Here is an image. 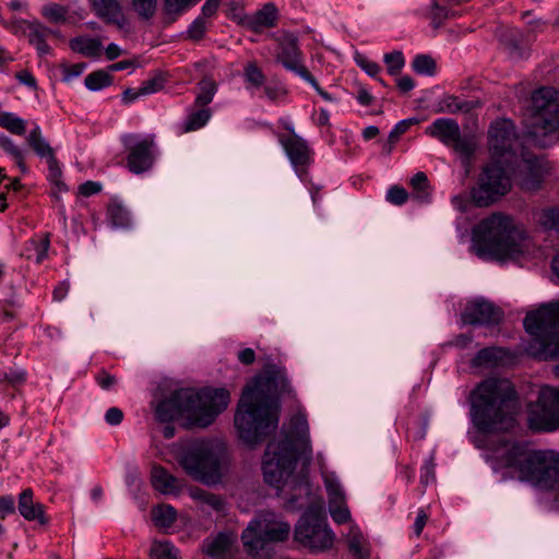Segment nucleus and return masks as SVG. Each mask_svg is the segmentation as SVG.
Instances as JSON below:
<instances>
[{"instance_id": "a18cd8bd", "label": "nucleus", "mask_w": 559, "mask_h": 559, "mask_svg": "<svg viewBox=\"0 0 559 559\" xmlns=\"http://www.w3.org/2000/svg\"><path fill=\"white\" fill-rule=\"evenodd\" d=\"M453 146V150L464 159V162H468L471 156L474 154L476 150V142L473 138L469 136H461L459 134L457 139L453 140L450 144Z\"/></svg>"}, {"instance_id": "ddd939ff", "label": "nucleus", "mask_w": 559, "mask_h": 559, "mask_svg": "<svg viewBox=\"0 0 559 559\" xmlns=\"http://www.w3.org/2000/svg\"><path fill=\"white\" fill-rule=\"evenodd\" d=\"M295 539L304 547L321 552L332 548L335 534L330 528L326 519L309 512L298 521Z\"/></svg>"}, {"instance_id": "79ce46f5", "label": "nucleus", "mask_w": 559, "mask_h": 559, "mask_svg": "<svg viewBox=\"0 0 559 559\" xmlns=\"http://www.w3.org/2000/svg\"><path fill=\"white\" fill-rule=\"evenodd\" d=\"M107 217L115 227H127L130 224L129 211L119 203H112L109 205Z\"/></svg>"}, {"instance_id": "de8ad7c7", "label": "nucleus", "mask_w": 559, "mask_h": 559, "mask_svg": "<svg viewBox=\"0 0 559 559\" xmlns=\"http://www.w3.org/2000/svg\"><path fill=\"white\" fill-rule=\"evenodd\" d=\"M383 61L389 74L396 75L404 67L405 60L401 51H393L384 55Z\"/></svg>"}, {"instance_id": "4468645a", "label": "nucleus", "mask_w": 559, "mask_h": 559, "mask_svg": "<svg viewBox=\"0 0 559 559\" xmlns=\"http://www.w3.org/2000/svg\"><path fill=\"white\" fill-rule=\"evenodd\" d=\"M527 420L534 430L551 431L559 428V390L542 388L537 401L528 405Z\"/></svg>"}, {"instance_id": "603ef678", "label": "nucleus", "mask_w": 559, "mask_h": 559, "mask_svg": "<svg viewBox=\"0 0 559 559\" xmlns=\"http://www.w3.org/2000/svg\"><path fill=\"white\" fill-rule=\"evenodd\" d=\"M47 164H48V168H49V174H48V178L49 180L56 185V187L58 188V190L60 192L64 191L66 190V186L63 182H61L60 180V177H61V168L56 159V157L53 158H50L49 160H47Z\"/></svg>"}, {"instance_id": "412c9836", "label": "nucleus", "mask_w": 559, "mask_h": 559, "mask_svg": "<svg viewBox=\"0 0 559 559\" xmlns=\"http://www.w3.org/2000/svg\"><path fill=\"white\" fill-rule=\"evenodd\" d=\"M25 24V33L29 44L36 48L39 56L49 55L51 52V48L47 44L46 39L49 36H59V32L45 26L36 20L28 21Z\"/></svg>"}, {"instance_id": "c9c22d12", "label": "nucleus", "mask_w": 559, "mask_h": 559, "mask_svg": "<svg viewBox=\"0 0 559 559\" xmlns=\"http://www.w3.org/2000/svg\"><path fill=\"white\" fill-rule=\"evenodd\" d=\"M40 14L50 23L62 24L68 21L69 9L62 4L49 2L41 7Z\"/></svg>"}, {"instance_id": "0eeeda50", "label": "nucleus", "mask_w": 559, "mask_h": 559, "mask_svg": "<svg viewBox=\"0 0 559 559\" xmlns=\"http://www.w3.org/2000/svg\"><path fill=\"white\" fill-rule=\"evenodd\" d=\"M182 471L206 486L221 483L228 466L226 444L219 439L177 442L170 449Z\"/></svg>"}, {"instance_id": "774afa93", "label": "nucleus", "mask_w": 559, "mask_h": 559, "mask_svg": "<svg viewBox=\"0 0 559 559\" xmlns=\"http://www.w3.org/2000/svg\"><path fill=\"white\" fill-rule=\"evenodd\" d=\"M472 343L473 336L471 334H460L450 342V345L464 349L468 348Z\"/></svg>"}, {"instance_id": "a211bd4d", "label": "nucleus", "mask_w": 559, "mask_h": 559, "mask_svg": "<svg viewBox=\"0 0 559 559\" xmlns=\"http://www.w3.org/2000/svg\"><path fill=\"white\" fill-rule=\"evenodd\" d=\"M501 319V312L491 302L476 298L469 300L462 312V322L464 324H492Z\"/></svg>"}, {"instance_id": "f257e3e1", "label": "nucleus", "mask_w": 559, "mask_h": 559, "mask_svg": "<svg viewBox=\"0 0 559 559\" xmlns=\"http://www.w3.org/2000/svg\"><path fill=\"white\" fill-rule=\"evenodd\" d=\"M292 428L296 436L294 440L284 436L267 444L262 471L265 481L294 504L302 495L309 493L307 469L313 453L306 417L296 415Z\"/></svg>"}, {"instance_id": "c85d7f7f", "label": "nucleus", "mask_w": 559, "mask_h": 559, "mask_svg": "<svg viewBox=\"0 0 559 559\" xmlns=\"http://www.w3.org/2000/svg\"><path fill=\"white\" fill-rule=\"evenodd\" d=\"M321 475L329 497V503H341L346 499L345 490L338 476L328 468L321 466Z\"/></svg>"}, {"instance_id": "473e14b6", "label": "nucleus", "mask_w": 559, "mask_h": 559, "mask_svg": "<svg viewBox=\"0 0 559 559\" xmlns=\"http://www.w3.org/2000/svg\"><path fill=\"white\" fill-rule=\"evenodd\" d=\"M150 559H181L179 549L169 540H153Z\"/></svg>"}, {"instance_id": "052dcab7", "label": "nucleus", "mask_w": 559, "mask_h": 559, "mask_svg": "<svg viewBox=\"0 0 559 559\" xmlns=\"http://www.w3.org/2000/svg\"><path fill=\"white\" fill-rule=\"evenodd\" d=\"M412 124H413L412 119H405V120L399 121L394 126V128L391 130V132L389 134V141L391 143H395L400 139V136L408 130V128Z\"/></svg>"}, {"instance_id": "338daca9", "label": "nucleus", "mask_w": 559, "mask_h": 559, "mask_svg": "<svg viewBox=\"0 0 559 559\" xmlns=\"http://www.w3.org/2000/svg\"><path fill=\"white\" fill-rule=\"evenodd\" d=\"M96 381L102 389L109 390L116 383V378L105 371H102L97 374Z\"/></svg>"}, {"instance_id": "7c9ffc66", "label": "nucleus", "mask_w": 559, "mask_h": 559, "mask_svg": "<svg viewBox=\"0 0 559 559\" xmlns=\"http://www.w3.org/2000/svg\"><path fill=\"white\" fill-rule=\"evenodd\" d=\"M234 538L228 534H219L212 539H207L204 544L206 554L214 559H225L229 552Z\"/></svg>"}, {"instance_id": "bf43d9fd", "label": "nucleus", "mask_w": 559, "mask_h": 559, "mask_svg": "<svg viewBox=\"0 0 559 559\" xmlns=\"http://www.w3.org/2000/svg\"><path fill=\"white\" fill-rule=\"evenodd\" d=\"M407 192L400 187H391L386 192V200L395 205H402L407 201Z\"/></svg>"}, {"instance_id": "8fccbe9b", "label": "nucleus", "mask_w": 559, "mask_h": 559, "mask_svg": "<svg viewBox=\"0 0 559 559\" xmlns=\"http://www.w3.org/2000/svg\"><path fill=\"white\" fill-rule=\"evenodd\" d=\"M134 10L144 19H151L156 10V0H131Z\"/></svg>"}, {"instance_id": "e2e57ef3", "label": "nucleus", "mask_w": 559, "mask_h": 559, "mask_svg": "<svg viewBox=\"0 0 559 559\" xmlns=\"http://www.w3.org/2000/svg\"><path fill=\"white\" fill-rule=\"evenodd\" d=\"M163 87V81L159 78H154L148 81H145L142 86L140 87V94L143 96H147L151 94H154L162 90Z\"/></svg>"}, {"instance_id": "9d476101", "label": "nucleus", "mask_w": 559, "mask_h": 559, "mask_svg": "<svg viewBox=\"0 0 559 559\" xmlns=\"http://www.w3.org/2000/svg\"><path fill=\"white\" fill-rule=\"evenodd\" d=\"M290 532L288 523L281 521L273 512L257 515L242 532L241 539L246 551L257 559H272L273 542L285 540Z\"/></svg>"}, {"instance_id": "6e6552de", "label": "nucleus", "mask_w": 559, "mask_h": 559, "mask_svg": "<svg viewBox=\"0 0 559 559\" xmlns=\"http://www.w3.org/2000/svg\"><path fill=\"white\" fill-rule=\"evenodd\" d=\"M559 299L528 312L524 328L531 340L524 346L527 355L539 360L559 358Z\"/></svg>"}, {"instance_id": "4c0bfd02", "label": "nucleus", "mask_w": 559, "mask_h": 559, "mask_svg": "<svg viewBox=\"0 0 559 559\" xmlns=\"http://www.w3.org/2000/svg\"><path fill=\"white\" fill-rule=\"evenodd\" d=\"M152 518L157 526L170 527L177 519V512L170 504H160L152 510Z\"/></svg>"}, {"instance_id": "4be33fe9", "label": "nucleus", "mask_w": 559, "mask_h": 559, "mask_svg": "<svg viewBox=\"0 0 559 559\" xmlns=\"http://www.w3.org/2000/svg\"><path fill=\"white\" fill-rule=\"evenodd\" d=\"M17 510L26 521H37L40 525L48 523L44 506L34 500V492L31 488H26L20 493Z\"/></svg>"}, {"instance_id": "37998d69", "label": "nucleus", "mask_w": 559, "mask_h": 559, "mask_svg": "<svg viewBox=\"0 0 559 559\" xmlns=\"http://www.w3.org/2000/svg\"><path fill=\"white\" fill-rule=\"evenodd\" d=\"M212 112L209 108L200 107L191 112L185 122V131L190 132L204 127L210 120Z\"/></svg>"}, {"instance_id": "c756f323", "label": "nucleus", "mask_w": 559, "mask_h": 559, "mask_svg": "<svg viewBox=\"0 0 559 559\" xmlns=\"http://www.w3.org/2000/svg\"><path fill=\"white\" fill-rule=\"evenodd\" d=\"M49 245L50 241L47 235L36 236L25 242L23 255L28 260L40 263L47 257Z\"/></svg>"}, {"instance_id": "6ab92c4d", "label": "nucleus", "mask_w": 559, "mask_h": 559, "mask_svg": "<svg viewBox=\"0 0 559 559\" xmlns=\"http://www.w3.org/2000/svg\"><path fill=\"white\" fill-rule=\"evenodd\" d=\"M277 59L285 69L296 73L302 80L310 74L302 63L297 38L293 34H284L281 38Z\"/></svg>"}, {"instance_id": "ea45409f", "label": "nucleus", "mask_w": 559, "mask_h": 559, "mask_svg": "<svg viewBox=\"0 0 559 559\" xmlns=\"http://www.w3.org/2000/svg\"><path fill=\"white\" fill-rule=\"evenodd\" d=\"M112 83L111 75L105 70H98L90 73L85 78V86L92 92L100 91Z\"/></svg>"}, {"instance_id": "7ed1b4c3", "label": "nucleus", "mask_w": 559, "mask_h": 559, "mask_svg": "<svg viewBox=\"0 0 559 559\" xmlns=\"http://www.w3.org/2000/svg\"><path fill=\"white\" fill-rule=\"evenodd\" d=\"M472 251L483 260L495 261H520L539 254L526 230L501 213L483 219L473 229Z\"/></svg>"}, {"instance_id": "864d4df0", "label": "nucleus", "mask_w": 559, "mask_h": 559, "mask_svg": "<svg viewBox=\"0 0 559 559\" xmlns=\"http://www.w3.org/2000/svg\"><path fill=\"white\" fill-rule=\"evenodd\" d=\"M355 60L357 66L361 68L369 76L378 79V74L380 73L381 68L377 62L361 55L357 56Z\"/></svg>"}, {"instance_id": "f8f14e48", "label": "nucleus", "mask_w": 559, "mask_h": 559, "mask_svg": "<svg viewBox=\"0 0 559 559\" xmlns=\"http://www.w3.org/2000/svg\"><path fill=\"white\" fill-rule=\"evenodd\" d=\"M489 150L491 160L503 164H514L521 158L523 152L514 124L509 119L493 121L489 129Z\"/></svg>"}, {"instance_id": "6e6d98bb", "label": "nucleus", "mask_w": 559, "mask_h": 559, "mask_svg": "<svg viewBox=\"0 0 559 559\" xmlns=\"http://www.w3.org/2000/svg\"><path fill=\"white\" fill-rule=\"evenodd\" d=\"M207 28L206 19L198 16L189 26L187 33L191 39H200L203 37Z\"/></svg>"}, {"instance_id": "20e7f679", "label": "nucleus", "mask_w": 559, "mask_h": 559, "mask_svg": "<svg viewBox=\"0 0 559 559\" xmlns=\"http://www.w3.org/2000/svg\"><path fill=\"white\" fill-rule=\"evenodd\" d=\"M495 469H509L520 480L542 490H559V452L531 451L525 445L504 441L495 451Z\"/></svg>"}, {"instance_id": "13d9d810", "label": "nucleus", "mask_w": 559, "mask_h": 559, "mask_svg": "<svg viewBox=\"0 0 559 559\" xmlns=\"http://www.w3.org/2000/svg\"><path fill=\"white\" fill-rule=\"evenodd\" d=\"M200 0H165L166 9L169 12L179 13L195 5Z\"/></svg>"}, {"instance_id": "bb28decb", "label": "nucleus", "mask_w": 559, "mask_h": 559, "mask_svg": "<svg viewBox=\"0 0 559 559\" xmlns=\"http://www.w3.org/2000/svg\"><path fill=\"white\" fill-rule=\"evenodd\" d=\"M70 48L87 58H99L103 52V43L99 38L78 36L69 43Z\"/></svg>"}, {"instance_id": "0e129e2a", "label": "nucleus", "mask_w": 559, "mask_h": 559, "mask_svg": "<svg viewBox=\"0 0 559 559\" xmlns=\"http://www.w3.org/2000/svg\"><path fill=\"white\" fill-rule=\"evenodd\" d=\"M123 419V413L118 407H110L105 414V420L111 426L119 425Z\"/></svg>"}, {"instance_id": "58836bf2", "label": "nucleus", "mask_w": 559, "mask_h": 559, "mask_svg": "<svg viewBox=\"0 0 559 559\" xmlns=\"http://www.w3.org/2000/svg\"><path fill=\"white\" fill-rule=\"evenodd\" d=\"M536 221L544 229L559 231V206L539 211Z\"/></svg>"}, {"instance_id": "4d7b16f0", "label": "nucleus", "mask_w": 559, "mask_h": 559, "mask_svg": "<svg viewBox=\"0 0 559 559\" xmlns=\"http://www.w3.org/2000/svg\"><path fill=\"white\" fill-rule=\"evenodd\" d=\"M86 69L85 63H75L71 66H64L62 68V80L67 83L71 82L72 80L79 78L83 74V72Z\"/></svg>"}, {"instance_id": "49530a36", "label": "nucleus", "mask_w": 559, "mask_h": 559, "mask_svg": "<svg viewBox=\"0 0 559 559\" xmlns=\"http://www.w3.org/2000/svg\"><path fill=\"white\" fill-rule=\"evenodd\" d=\"M329 511L333 521L337 524L347 523L350 521V512L346 504V499L341 503H329Z\"/></svg>"}, {"instance_id": "b1692460", "label": "nucleus", "mask_w": 559, "mask_h": 559, "mask_svg": "<svg viewBox=\"0 0 559 559\" xmlns=\"http://www.w3.org/2000/svg\"><path fill=\"white\" fill-rule=\"evenodd\" d=\"M425 132L426 134L438 139L445 145H450L453 140L457 139L460 127L453 119L439 118L428 126Z\"/></svg>"}, {"instance_id": "39448f33", "label": "nucleus", "mask_w": 559, "mask_h": 559, "mask_svg": "<svg viewBox=\"0 0 559 559\" xmlns=\"http://www.w3.org/2000/svg\"><path fill=\"white\" fill-rule=\"evenodd\" d=\"M471 414L474 426L483 435L507 431L514 426L516 396L507 379L489 378L471 394Z\"/></svg>"}, {"instance_id": "dca6fc26", "label": "nucleus", "mask_w": 559, "mask_h": 559, "mask_svg": "<svg viewBox=\"0 0 559 559\" xmlns=\"http://www.w3.org/2000/svg\"><path fill=\"white\" fill-rule=\"evenodd\" d=\"M288 135H282L280 143L283 146L292 166L297 176L304 180L305 168L311 163V150L301 136L297 135L293 129Z\"/></svg>"}, {"instance_id": "f03ea898", "label": "nucleus", "mask_w": 559, "mask_h": 559, "mask_svg": "<svg viewBox=\"0 0 559 559\" xmlns=\"http://www.w3.org/2000/svg\"><path fill=\"white\" fill-rule=\"evenodd\" d=\"M284 372L265 370L245 386L234 423L238 437L247 444L262 441L278 426L280 394L288 391Z\"/></svg>"}, {"instance_id": "680f3d73", "label": "nucleus", "mask_w": 559, "mask_h": 559, "mask_svg": "<svg viewBox=\"0 0 559 559\" xmlns=\"http://www.w3.org/2000/svg\"><path fill=\"white\" fill-rule=\"evenodd\" d=\"M15 511V500L12 496H0V518L5 519Z\"/></svg>"}, {"instance_id": "69168bd1", "label": "nucleus", "mask_w": 559, "mask_h": 559, "mask_svg": "<svg viewBox=\"0 0 559 559\" xmlns=\"http://www.w3.org/2000/svg\"><path fill=\"white\" fill-rule=\"evenodd\" d=\"M139 66H140V63L136 59H131V60H122V61L116 62V63L109 66L108 69L111 72H117V71H122V70L133 71Z\"/></svg>"}, {"instance_id": "c03bdc74", "label": "nucleus", "mask_w": 559, "mask_h": 559, "mask_svg": "<svg viewBox=\"0 0 559 559\" xmlns=\"http://www.w3.org/2000/svg\"><path fill=\"white\" fill-rule=\"evenodd\" d=\"M199 93L195 97V105L198 107L206 108L217 91V86L213 80L204 79L199 84Z\"/></svg>"}, {"instance_id": "a878e982", "label": "nucleus", "mask_w": 559, "mask_h": 559, "mask_svg": "<svg viewBox=\"0 0 559 559\" xmlns=\"http://www.w3.org/2000/svg\"><path fill=\"white\" fill-rule=\"evenodd\" d=\"M510 358L509 352L502 347H487L478 350L472 360L474 367L490 368L504 364Z\"/></svg>"}, {"instance_id": "cd10ccee", "label": "nucleus", "mask_w": 559, "mask_h": 559, "mask_svg": "<svg viewBox=\"0 0 559 559\" xmlns=\"http://www.w3.org/2000/svg\"><path fill=\"white\" fill-rule=\"evenodd\" d=\"M189 496L199 504L200 509L204 512H221L224 510V500L219 496L209 492L202 488L191 487L189 489Z\"/></svg>"}, {"instance_id": "3c124183", "label": "nucleus", "mask_w": 559, "mask_h": 559, "mask_svg": "<svg viewBox=\"0 0 559 559\" xmlns=\"http://www.w3.org/2000/svg\"><path fill=\"white\" fill-rule=\"evenodd\" d=\"M436 481V464L433 462V457H429L425 461L424 465L420 468V483L423 486L427 487L430 484Z\"/></svg>"}, {"instance_id": "393cba45", "label": "nucleus", "mask_w": 559, "mask_h": 559, "mask_svg": "<svg viewBox=\"0 0 559 559\" xmlns=\"http://www.w3.org/2000/svg\"><path fill=\"white\" fill-rule=\"evenodd\" d=\"M93 9L100 17L115 23L120 29L128 26V21L121 13L118 0H91Z\"/></svg>"}, {"instance_id": "1a4fd4ad", "label": "nucleus", "mask_w": 559, "mask_h": 559, "mask_svg": "<svg viewBox=\"0 0 559 559\" xmlns=\"http://www.w3.org/2000/svg\"><path fill=\"white\" fill-rule=\"evenodd\" d=\"M532 121L524 134L526 144L546 147L559 140V92L542 87L532 94Z\"/></svg>"}, {"instance_id": "e433bc0d", "label": "nucleus", "mask_w": 559, "mask_h": 559, "mask_svg": "<svg viewBox=\"0 0 559 559\" xmlns=\"http://www.w3.org/2000/svg\"><path fill=\"white\" fill-rule=\"evenodd\" d=\"M0 127L13 134L23 135L26 131V121L14 112L2 111L0 112Z\"/></svg>"}, {"instance_id": "09e8293b", "label": "nucleus", "mask_w": 559, "mask_h": 559, "mask_svg": "<svg viewBox=\"0 0 559 559\" xmlns=\"http://www.w3.org/2000/svg\"><path fill=\"white\" fill-rule=\"evenodd\" d=\"M413 69L419 74L430 75L435 72L436 63L431 57L419 55L413 60Z\"/></svg>"}, {"instance_id": "423d86ee", "label": "nucleus", "mask_w": 559, "mask_h": 559, "mask_svg": "<svg viewBox=\"0 0 559 559\" xmlns=\"http://www.w3.org/2000/svg\"><path fill=\"white\" fill-rule=\"evenodd\" d=\"M230 401L225 389L194 391L181 389L162 400L155 407V416L162 423L181 419L186 426L207 427L227 408Z\"/></svg>"}, {"instance_id": "72a5a7b5", "label": "nucleus", "mask_w": 559, "mask_h": 559, "mask_svg": "<svg viewBox=\"0 0 559 559\" xmlns=\"http://www.w3.org/2000/svg\"><path fill=\"white\" fill-rule=\"evenodd\" d=\"M29 146L36 152V154L46 160L55 157L53 151L49 143L41 136L39 127H35L27 136Z\"/></svg>"}, {"instance_id": "f704fd0d", "label": "nucleus", "mask_w": 559, "mask_h": 559, "mask_svg": "<svg viewBox=\"0 0 559 559\" xmlns=\"http://www.w3.org/2000/svg\"><path fill=\"white\" fill-rule=\"evenodd\" d=\"M243 79L246 82V88L251 93L261 88L265 83V75L254 62H249L245 66Z\"/></svg>"}, {"instance_id": "2eb2a0df", "label": "nucleus", "mask_w": 559, "mask_h": 559, "mask_svg": "<svg viewBox=\"0 0 559 559\" xmlns=\"http://www.w3.org/2000/svg\"><path fill=\"white\" fill-rule=\"evenodd\" d=\"M123 146L128 153L127 165L131 173L142 174L153 166L155 160L154 139L148 134H126Z\"/></svg>"}, {"instance_id": "f3484780", "label": "nucleus", "mask_w": 559, "mask_h": 559, "mask_svg": "<svg viewBox=\"0 0 559 559\" xmlns=\"http://www.w3.org/2000/svg\"><path fill=\"white\" fill-rule=\"evenodd\" d=\"M514 166H516V171L514 170L513 174L516 175L523 190L535 191L540 187L546 174V168L540 158L521 153V158L513 164Z\"/></svg>"}, {"instance_id": "9b49d317", "label": "nucleus", "mask_w": 559, "mask_h": 559, "mask_svg": "<svg viewBox=\"0 0 559 559\" xmlns=\"http://www.w3.org/2000/svg\"><path fill=\"white\" fill-rule=\"evenodd\" d=\"M513 164L491 160L479 176L477 187L472 190L473 201L478 206H488L511 189Z\"/></svg>"}, {"instance_id": "2f4dec72", "label": "nucleus", "mask_w": 559, "mask_h": 559, "mask_svg": "<svg viewBox=\"0 0 559 559\" xmlns=\"http://www.w3.org/2000/svg\"><path fill=\"white\" fill-rule=\"evenodd\" d=\"M348 546L356 559H369L370 552L367 543L359 528L355 525L347 533Z\"/></svg>"}, {"instance_id": "5701e85b", "label": "nucleus", "mask_w": 559, "mask_h": 559, "mask_svg": "<svg viewBox=\"0 0 559 559\" xmlns=\"http://www.w3.org/2000/svg\"><path fill=\"white\" fill-rule=\"evenodd\" d=\"M151 483L163 495L177 496L182 489V481L162 466L152 468Z\"/></svg>"}, {"instance_id": "5fc2aeb1", "label": "nucleus", "mask_w": 559, "mask_h": 559, "mask_svg": "<svg viewBox=\"0 0 559 559\" xmlns=\"http://www.w3.org/2000/svg\"><path fill=\"white\" fill-rule=\"evenodd\" d=\"M411 183L417 192V198L420 200H426L428 197L427 187L428 180L427 176L424 173H417L411 180Z\"/></svg>"}, {"instance_id": "aec40b11", "label": "nucleus", "mask_w": 559, "mask_h": 559, "mask_svg": "<svg viewBox=\"0 0 559 559\" xmlns=\"http://www.w3.org/2000/svg\"><path fill=\"white\" fill-rule=\"evenodd\" d=\"M278 17V11L274 3L269 2L252 14H246L240 23L243 27L260 33L265 28L275 26Z\"/></svg>"}, {"instance_id": "a19ab883", "label": "nucleus", "mask_w": 559, "mask_h": 559, "mask_svg": "<svg viewBox=\"0 0 559 559\" xmlns=\"http://www.w3.org/2000/svg\"><path fill=\"white\" fill-rule=\"evenodd\" d=\"M0 148L8 153L15 162L17 167L25 173L24 152L17 147L13 141L4 134H0Z\"/></svg>"}]
</instances>
